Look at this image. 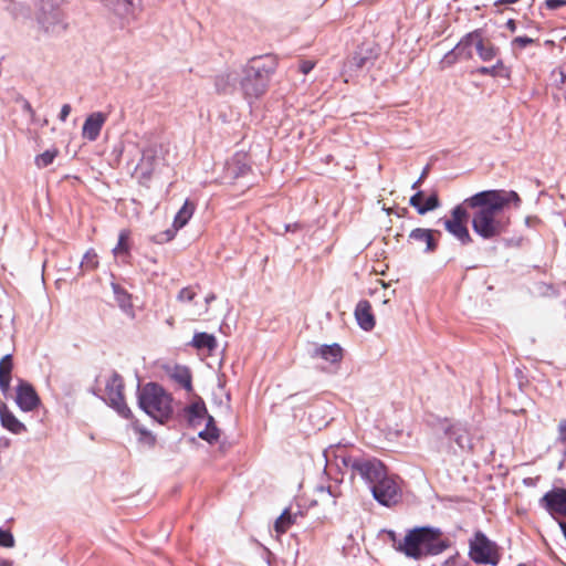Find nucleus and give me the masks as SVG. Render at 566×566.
<instances>
[{"instance_id":"17","label":"nucleus","mask_w":566,"mask_h":566,"mask_svg":"<svg viewBox=\"0 0 566 566\" xmlns=\"http://www.w3.org/2000/svg\"><path fill=\"white\" fill-rule=\"evenodd\" d=\"M193 212H195V205L191 203L189 200H186L184 206L180 208V210L175 216V219L172 222V229L165 231L164 240L170 241L176 235V232L179 229L184 228L188 223V221L191 219Z\"/></svg>"},{"instance_id":"16","label":"nucleus","mask_w":566,"mask_h":566,"mask_svg":"<svg viewBox=\"0 0 566 566\" xmlns=\"http://www.w3.org/2000/svg\"><path fill=\"white\" fill-rule=\"evenodd\" d=\"M106 120L107 115L102 112H94L90 114L82 127L83 138L90 142L96 140Z\"/></svg>"},{"instance_id":"43","label":"nucleus","mask_w":566,"mask_h":566,"mask_svg":"<svg viewBox=\"0 0 566 566\" xmlns=\"http://www.w3.org/2000/svg\"><path fill=\"white\" fill-rule=\"evenodd\" d=\"M348 63H349L350 67L355 66L357 69H360L365 65L366 59L363 56H359V55H355L350 59V61Z\"/></svg>"},{"instance_id":"8","label":"nucleus","mask_w":566,"mask_h":566,"mask_svg":"<svg viewBox=\"0 0 566 566\" xmlns=\"http://www.w3.org/2000/svg\"><path fill=\"white\" fill-rule=\"evenodd\" d=\"M374 499L381 505L391 506L400 500V488L396 476L388 471L370 489Z\"/></svg>"},{"instance_id":"13","label":"nucleus","mask_w":566,"mask_h":566,"mask_svg":"<svg viewBox=\"0 0 566 566\" xmlns=\"http://www.w3.org/2000/svg\"><path fill=\"white\" fill-rule=\"evenodd\" d=\"M541 504L554 517L566 515V490L556 489L547 492L541 499Z\"/></svg>"},{"instance_id":"39","label":"nucleus","mask_w":566,"mask_h":566,"mask_svg":"<svg viewBox=\"0 0 566 566\" xmlns=\"http://www.w3.org/2000/svg\"><path fill=\"white\" fill-rule=\"evenodd\" d=\"M534 40L528 36H517L512 41L513 49L522 50L526 48L527 45L532 44Z\"/></svg>"},{"instance_id":"9","label":"nucleus","mask_w":566,"mask_h":566,"mask_svg":"<svg viewBox=\"0 0 566 566\" xmlns=\"http://www.w3.org/2000/svg\"><path fill=\"white\" fill-rule=\"evenodd\" d=\"M469 555L478 564L496 565L499 560L496 546L486 536L478 532L470 541Z\"/></svg>"},{"instance_id":"37","label":"nucleus","mask_w":566,"mask_h":566,"mask_svg":"<svg viewBox=\"0 0 566 566\" xmlns=\"http://www.w3.org/2000/svg\"><path fill=\"white\" fill-rule=\"evenodd\" d=\"M558 443L563 446L564 450V458L566 460V420H562L558 423V437H557Z\"/></svg>"},{"instance_id":"19","label":"nucleus","mask_w":566,"mask_h":566,"mask_svg":"<svg viewBox=\"0 0 566 566\" xmlns=\"http://www.w3.org/2000/svg\"><path fill=\"white\" fill-rule=\"evenodd\" d=\"M0 420L1 424L13 434H21L27 431L25 424L6 406L0 407Z\"/></svg>"},{"instance_id":"36","label":"nucleus","mask_w":566,"mask_h":566,"mask_svg":"<svg viewBox=\"0 0 566 566\" xmlns=\"http://www.w3.org/2000/svg\"><path fill=\"white\" fill-rule=\"evenodd\" d=\"M15 544L13 535L6 530L0 528V546L2 547H13Z\"/></svg>"},{"instance_id":"7","label":"nucleus","mask_w":566,"mask_h":566,"mask_svg":"<svg viewBox=\"0 0 566 566\" xmlns=\"http://www.w3.org/2000/svg\"><path fill=\"white\" fill-rule=\"evenodd\" d=\"M123 389V378L118 374L111 373L104 377L103 399L107 401L108 405L114 408L122 417L129 418L132 412L125 403Z\"/></svg>"},{"instance_id":"34","label":"nucleus","mask_w":566,"mask_h":566,"mask_svg":"<svg viewBox=\"0 0 566 566\" xmlns=\"http://www.w3.org/2000/svg\"><path fill=\"white\" fill-rule=\"evenodd\" d=\"M439 207V199L436 193L429 196L424 202H422L421 208H419V213L424 214L428 211L434 210Z\"/></svg>"},{"instance_id":"35","label":"nucleus","mask_w":566,"mask_h":566,"mask_svg":"<svg viewBox=\"0 0 566 566\" xmlns=\"http://www.w3.org/2000/svg\"><path fill=\"white\" fill-rule=\"evenodd\" d=\"M460 42L457 44V46L453 49L451 54L455 55L459 59H470L473 55L472 48L474 45H465L463 49L459 50Z\"/></svg>"},{"instance_id":"30","label":"nucleus","mask_w":566,"mask_h":566,"mask_svg":"<svg viewBox=\"0 0 566 566\" xmlns=\"http://www.w3.org/2000/svg\"><path fill=\"white\" fill-rule=\"evenodd\" d=\"M112 289L115 295V300L124 311L132 310L130 295L123 290L118 284L112 283Z\"/></svg>"},{"instance_id":"25","label":"nucleus","mask_w":566,"mask_h":566,"mask_svg":"<svg viewBox=\"0 0 566 566\" xmlns=\"http://www.w3.org/2000/svg\"><path fill=\"white\" fill-rule=\"evenodd\" d=\"M240 73L235 71L226 72L217 76L216 87L218 91L228 92L239 83Z\"/></svg>"},{"instance_id":"18","label":"nucleus","mask_w":566,"mask_h":566,"mask_svg":"<svg viewBox=\"0 0 566 566\" xmlns=\"http://www.w3.org/2000/svg\"><path fill=\"white\" fill-rule=\"evenodd\" d=\"M354 315L361 329L369 332L375 327L376 319L368 301H359L355 307Z\"/></svg>"},{"instance_id":"23","label":"nucleus","mask_w":566,"mask_h":566,"mask_svg":"<svg viewBox=\"0 0 566 566\" xmlns=\"http://www.w3.org/2000/svg\"><path fill=\"white\" fill-rule=\"evenodd\" d=\"M11 371L12 358L11 355L8 354L0 360V389L2 392H7L10 388Z\"/></svg>"},{"instance_id":"42","label":"nucleus","mask_w":566,"mask_h":566,"mask_svg":"<svg viewBox=\"0 0 566 566\" xmlns=\"http://www.w3.org/2000/svg\"><path fill=\"white\" fill-rule=\"evenodd\" d=\"M179 381L187 390H191V377L187 369L180 375Z\"/></svg>"},{"instance_id":"46","label":"nucleus","mask_w":566,"mask_h":566,"mask_svg":"<svg viewBox=\"0 0 566 566\" xmlns=\"http://www.w3.org/2000/svg\"><path fill=\"white\" fill-rule=\"evenodd\" d=\"M71 113V105L70 104H64L61 108V112L59 114V118L61 122H65L67 116L70 115Z\"/></svg>"},{"instance_id":"49","label":"nucleus","mask_w":566,"mask_h":566,"mask_svg":"<svg viewBox=\"0 0 566 566\" xmlns=\"http://www.w3.org/2000/svg\"><path fill=\"white\" fill-rule=\"evenodd\" d=\"M520 0H497V3L500 4H513L518 2Z\"/></svg>"},{"instance_id":"29","label":"nucleus","mask_w":566,"mask_h":566,"mask_svg":"<svg viewBox=\"0 0 566 566\" xmlns=\"http://www.w3.org/2000/svg\"><path fill=\"white\" fill-rule=\"evenodd\" d=\"M129 231L122 230L118 235V242L116 247L113 249V254L115 258L127 256L129 253Z\"/></svg>"},{"instance_id":"28","label":"nucleus","mask_w":566,"mask_h":566,"mask_svg":"<svg viewBox=\"0 0 566 566\" xmlns=\"http://www.w3.org/2000/svg\"><path fill=\"white\" fill-rule=\"evenodd\" d=\"M476 72L481 75H491V76H501V77L510 76V71L507 67L504 66L502 61H497L496 64H494L491 67L481 66L476 70Z\"/></svg>"},{"instance_id":"1","label":"nucleus","mask_w":566,"mask_h":566,"mask_svg":"<svg viewBox=\"0 0 566 566\" xmlns=\"http://www.w3.org/2000/svg\"><path fill=\"white\" fill-rule=\"evenodd\" d=\"M520 203V197L515 191L486 190L467 198L463 205L476 209L472 218V228L475 233L484 239H491L501 234L506 227L503 209L509 203Z\"/></svg>"},{"instance_id":"54","label":"nucleus","mask_w":566,"mask_h":566,"mask_svg":"<svg viewBox=\"0 0 566 566\" xmlns=\"http://www.w3.org/2000/svg\"><path fill=\"white\" fill-rule=\"evenodd\" d=\"M509 24H510L511 30H514V27H513V24H512V21H509Z\"/></svg>"},{"instance_id":"14","label":"nucleus","mask_w":566,"mask_h":566,"mask_svg":"<svg viewBox=\"0 0 566 566\" xmlns=\"http://www.w3.org/2000/svg\"><path fill=\"white\" fill-rule=\"evenodd\" d=\"M465 45H474L479 56L483 61H490L496 55V49L490 42H484L478 32H473L464 36L460 41L459 50Z\"/></svg>"},{"instance_id":"24","label":"nucleus","mask_w":566,"mask_h":566,"mask_svg":"<svg viewBox=\"0 0 566 566\" xmlns=\"http://www.w3.org/2000/svg\"><path fill=\"white\" fill-rule=\"evenodd\" d=\"M315 494H316V499H315V502L316 503H322V504H325V505H331V506H334L336 504V499L339 496V493L337 492V489L336 488H333V486H317L315 489Z\"/></svg>"},{"instance_id":"26","label":"nucleus","mask_w":566,"mask_h":566,"mask_svg":"<svg viewBox=\"0 0 566 566\" xmlns=\"http://www.w3.org/2000/svg\"><path fill=\"white\" fill-rule=\"evenodd\" d=\"M191 344L198 349L207 348L209 352H212L217 347V339L211 334L197 333L195 334Z\"/></svg>"},{"instance_id":"53","label":"nucleus","mask_w":566,"mask_h":566,"mask_svg":"<svg viewBox=\"0 0 566 566\" xmlns=\"http://www.w3.org/2000/svg\"><path fill=\"white\" fill-rule=\"evenodd\" d=\"M563 467H564V461L559 462V464H558V470H562V469H563Z\"/></svg>"},{"instance_id":"31","label":"nucleus","mask_w":566,"mask_h":566,"mask_svg":"<svg viewBox=\"0 0 566 566\" xmlns=\"http://www.w3.org/2000/svg\"><path fill=\"white\" fill-rule=\"evenodd\" d=\"M97 266H98L97 253L93 249H91L84 254V256L81 261V268L84 271H92V270H95Z\"/></svg>"},{"instance_id":"55","label":"nucleus","mask_w":566,"mask_h":566,"mask_svg":"<svg viewBox=\"0 0 566 566\" xmlns=\"http://www.w3.org/2000/svg\"><path fill=\"white\" fill-rule=\"evenodd\" d=\"M509 24H510L511 30H514V27H513V24H512V21H509Z\"/></svg>"},{"instance_id":"12","label":"nucleus","mask_w":566,"mask_h":566,"mask_svg":"<svg viewBox=\"0 0 566 566\" xmlns=\"http://www.w3.org/2000/svg\"><path fill=\"white\" fill-rule=\"evenodd\" d=\"M38 22L46 32L56 33L64 29V14L52 4H44L39 14Z\"/></svg>"},{"instance_id":"11","label":"nucleus","mask_w":566,"mask_h":566,"mask_svg":"<svg viewBox=\"0 0 566 566\" xmlns=\"http://www.w3.org/2000/svg\"><path fill=\"white\" fill-rule=\"evenodd\" d=\"M165 146L163 144H149L144 150L137 169L143 176H150L165 160Z\"/></svg>"},{"instance_id":"56","label":"nucleus","mask_w":566,"mask_h":566,"mask_svg":"<svg viewBox=\"0 0 566 566\" xmlns=\"http://www.w3.org/2000/svg\"><path fill=\"white\" fill-rule=\"evenodd\" d=\"M509 24H510L511 30H514V27H513V24H512V21H509Z\"/></svg>"},{"instance_id":"3","label":"nucleus","mask_w":566,"mask_h":566,"mask_svg":"<svg viewBox=\"0 0 566 566\" xmlns=\"http://www.w3.org/2000/svg\"><path fill=\"white\" fill-rule=\"evenodd\" d=\"M273 72V62L261 57L252 59L241 71L239 85L245 97L261 96Z\"/></svg>"},{"instance_id":"51","label":"nucleus","mask_w":566,"mask_h":566,"mask_svg":"<svg viewBox=\"0 0 566 566\" xmlns=\"http://www.w3.org/2000/svg\"><path fill=\"white\" fill-rule=\"evenodd\" d=\"M213 300H214V295H212V294H211V295H208V296L206 297V308H205V312L207 311V306H208V304H209L211 301H213Z\"/></svg>"},{"instance_id":"22","label":"nucleus","mask_w":566,"mask_h":566,"mask_svg":"<svg viewBox=\"0 0 566 566\" xmlns=\"http://www.w3.org/2000/svg\"><path fill=\"white\" fill-rule=\"evenodd\" d=\"M298 516H301V512L293 513L290 509H285L274 523L275 532L279 535L284 534L293 524L296 523Z\"/></svg>"},{"instance_id":"40","label":"nucleus","mask_w":566,"mask_h":566,"mask_svg":"<svg viewBox=\"0 0 566 566\" xmlns=\"http://www.w3.org/2000/svg\"><path fill=\"white\" fill-rule=\"evenodd\" d=\"M443 566H468V562L460 557L459 555H454L449 557Z\"/></svg>"},{"instance_id":"38","label":"nucleus","mask_w":566,"mask_h":566,"mask_svg":"<svg viewBox=\"0 0 566 566\" xmlns=\"http://www.w3.org/2000/svg\"><path fill=\"white\" fill-rule=\"evenodd\" d=\"M196 296V292L191 287H184L178 293V301L180 302H191Z\"/></svg>"},{"instance_id":"10","label":"nucleus","mask_w":566,"mask_h":566,"mask_svg":"<svg viewBox=\"0 0 566 566\" xmlns=\"http://www.w3.org/2000/svg\"><path fill=\"white\" fill-rule=\"evenodd\" d=\"M468 212L463 205L454 207L451 211V218L444 221V228L454 238L463 244L471 242V237L467 228Z\"/></svg>"},{"instance_id":"50","label":"nucleus","mask_w":566,"mask_h":566,"mask_svg":"<svg viewBox=\"0 0 566 566\" xmlns=\"http://www.w3.org/2000/svg\"><path fill=\"white\" fill-rule=\"evenodd\" d=\"M13 563L8 559H0V566H12Z\"/></svg>"},{"instance_id":"4","label":"nucleus","mask_w":566,"mask_h":566,"mask_svg":"<svg viewBox=\"0 0 566 566\" xmlns=\"http://www.w3.org/2000/svg\"><path fill=\"white\" fill-rule=\"evenodd\" d=\"M171 396L157 384L149 382L139 390V407L160 423H164L171 417Z\"/></svg>"},{"instance_id":"21","label":"nucleus","mask_w":566,"mask_h":566,"mask_svg":"<svg viewBox=\"0 0 566 566\" xmlns=\"http://www.w3.org/2000/svg\"><path fill=\"white\" fill-rule=\"evenodd\" d=\"M432 234H433L432 230L417 228L410 232L409 239L411 241H415L418 243H424L426 244L424 251L431 252L436 249V242H434Z\"/></svg>"},{"instance_id":"6","label":"nucleus","mask_w":566,"mask_h":566,"mask_svg":"<svg viewBox=\"0 0 566 566\" xmlns=\"http://www.w3.org/2000/svg\"><path fill=\"white\" fill-rule=\"evenodd\" d=\"M186 412L188 421L193 428L199 429L205 424V428L198 432L201 439L209 443H213L219 439V429L216 427L213 418L207 413L202 401L193 402L187 408Z\"/></svg>"},{"instance_id":"5","label":"nucleus","mask_w":566,"mask_h":566,"mask_svg":"<svg viewBox=\"0 0 566 566\" xmlns=\"http://www.w3.org/2000/svg\"><path fill=\"white\" fill-rule=\"evenodd\" d=\"M343 463L350 471L353 478L360 476L370 489L380 478H384V473L387 471L382 462L376 458L349 455L344 458Z\"/></svg>"},{"instance_id":"44","label":"nucleus","mask_w":566,"mask_h":566,"mask_svg":"<svg viewBox=\"0 0 566 566\" xmlns=\"http://www.w3.org/2000/svg\"><path fill=\"white\" fill-rule=\"evenodd\" d=\"M315 66V63L313 61H302L300 64V71L303 74L310 73Z\"/></svg>"},{"instance_id":"15","label":"nucleus","mask_w":566,"mask_h":566,"mask_svg":"<svg viewBox=\"0 0 566 566\" xmlns=\"http://www.w3.org/2000/svg\"><path fill=\"white\" fill-rule=\"evenodd\" d=\"M15 402L22 411L28 412L40 405V398L30 384L22 381L17 387Z\"/></svg>"},{"instance_id":"20","label":"nucleus","mask_w":566,"mask_h":566,"mask_svg":"<svg viewBox=\"0 0 566 566\" xmlns=\"http://www.w3.org/2000/svg\"><path fill=\"white\" fill-rule=\"evenodd\" d=\"M312 356L319 357L331 364H336L343 357V349L338 344L321 345L314 348Z\"/></svg>"},{"instance_id":"2","label":"nucleus","mask_w":566,"mask_h":566,"mask_svg":"<svg viewBox=\"0 0 566 566\" xmlns=\"http://www.w3.org/2000/svg\"><path fill=\"white\" fill-rule=\"evenodd\" d=\"M448 541L442 538V533L437 527H415L406 534L396 549L412 559H421L424 556L438 555L447 549Z\"/></svg>"},{"instance_id":"45","label":"nucleus","mask_w":566,"mask_h":566,"mask_svg":"<svg viewBox=\"0 0 566 566\" xmlns=\"http://www.w3.org/2000/svg\"><path fill=\"white\" fill-rule=\"evenodd\" d=\"M548 9H558L566 6V0H545Z\"/></svg>"},{"instance_id":"52","label":"nucleus","mask_w":566,"mask_h":566,"mask_svg":"<svg viewBox=\"0 0 566 566\" xmlns=\"http://www.w3.org/2000/svg\"><path fill=\"white\" fill-rule=\"evenodd\" d=\"M420 182H421V178H419L416 182H413L412 189H416Z\"/></svg>"},{"instance_id":"27","label":"nucleus","mask_w":566,"mask_h":566,"mask_svg":"<svg viewBox=\"0 0 566 566\" xmlns=\"http://www.w3.org/2000/svg\"><path fill=\"white\" fill-rule=\"evenodd\" d=\"M447 433L454 439V441L457 442V444L461 448V449H465V448H470L471 444H470V439H469V436L467 433V430L460 426H451L448 430H447Z\"/></svg>"},{"instance_id":"33","label":"nucleus","mask_w":566,"mask_h":566,"mask_svg":"<svg viewBox=\"0 0 566 566\" xmlns=\"http://www.w3.org/2000/svg\"><path fill=\"white\" fill-rule=\"evenodd\" d=\"M132 0H118L116 4L113 6V10L118 15H128L132 12Z\"/></svg>"},{"instance_id":"48","label":"nucleus","mask_w":566,"mask_h":566,"mask_svg":"<svg viewBox=\"0 0 566 566\" xmlns=\"http://www.w3.org/2000/svg\"><path fill=\"white\" fill-rule=\"evenodd\" d=\"M558 74H559V77H560V80H559L560 84H564L566 82V74H565L564 70L560 69L558 71Z\"/></svg>"},{"instance_id":"32","label":"nucleus","mask_w":566,"mask_h":566,"mask_svg":"<svg viewBox=\"0 0 566 566\" xmlns=\"http://www.w3.org/2000/svg\"><path fill=\"white\" fill-rule=\"evenodd\" d=\"M57 156L56 149H49L35 157V165L38 168H44L51 165Z\"/></svg>"},{"instance_id":"47","label":"nucleus","mask_w":566,"mask_h":566,"mask_svg":"<svg viewBox=\"0 0 566 566\" xmlns=\"http://www.w3.org/2000/svg\"><path fill=\"white\" fill-rule=\"evenodd\" d=\"M23 108H24V111H25L28 114H30L31 116H33V115H34V111H33V108H32V106L30 105V103H29V102H24V104H23Z\"/></svg>"},{"instance_id":"41","label":"nucleus","mask_w":566,"mask_h":566,"mask_svg":"<svg viewBox=\"0 0 566 566\" xmlns=\"http://www.w3.org/2000/svg\"><path fill=\"white\" fill-rule=\"evenodd\" d=\"M423 200V193L421 191H418L410 198V205L417 209L419 212V208L422 206Z\"/></svg>"}]
</instances>
